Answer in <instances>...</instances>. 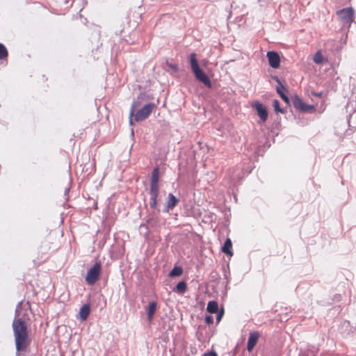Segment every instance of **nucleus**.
<instances>
[{
  "mask_svg": "<svg viewBox=\"0 0 356 356\" xmlns=\"http://www.w3.org/2000/svg\"><path fill=\"white\" fill-rule=\"evenodd\" d=\"M21 305L22 302H18L15 309V318H14L12 324L17 356L19 355V352L25 350L29 345L27 326L22 318H17L19 316V309Z\"/></svg>",
  "mask_w": 356,
  "mask_h": 356,
  "instance_id": "nucleus-1",
  "label": "nucleus"
},
{
  "mask_svg": "<svg viewBox=\"0 0 356 356\" xmlns=\"http://www.w3.org/2000/svg\"><path fill=\"white\" fill-rule=\"evenodd\" d=\"M142 97L139 96L137 100L133 102L129 112V124L133 125L134 120L140 122L149 117L152 111L156 108L154 103H147L145 104L140 109L136 111V109L140 106V99Z\"/></svg>",
  "mask_w": 356,
  "mask_h": 356,
  "instance_id": "nucleus-2",
  "label": "nucleus"
},
{
  "mask_svg": "<svg viewBox=\"0 0 356 356\" xmlns=\"http://www.w3.org/2000/svg\"><path fill=\"white\" fill-rule=\"evenodd\" d=\"M159 169L155 168L151 176L150 186H149V207L155 211L157 208L158 197L159 195Z\"/></svg>",
  "mask_w": 356,
  "mask_h": 356,
  "instance_id": "nucleus-3",
  "label": "nucleus"
},
{
  "mask_svg": "<svg viewBox=\"0 0 356 356\" xmlns=\"http://www.w3.org/2000/svg\"><path fill=\"white\" fill-rule=\"evenodd\" d=\"M189 63L191 70L195 78L208 88H211V82L208 76L200 69L195 53H192L189 56Z\"/></svg>",
  "mask_w": 356,
  "mask_h": 356,
  "instance_id": "nucleus-4",
  "label": "nucleus"
},
{
  "mask_svg": "<svg viewBox=\"0 0 356 356\" xmlns=\"http://www.w3.org/2000/svg\"><path fill=\"white\" fill-rule=\"evenodd\" d=\"M337 15L342 26L344 28L349 29L353 21L354 10L353 8L350 7L339 10L337 12Z\"/></svg>",
  "mask_w": 356,
  "mask_h": 356,
  "instance_id": "nucleus-5",
  "label": "nucleus"
},
{
  "mask_svg": "<svg viewBox=\"0 0 356 356\" xmlns=\"http://www.w3.org/2000/svg\"><path fill=\"white\" fill-rule=\"evenodd\" d=\"M101 273V264L96 262L87 272L86 282L90 284H94L99 279Z\"/></svg>",
  "mask_w": 356,
  "mask_h": 356,
  "instance_id": "nucleus-6",
  "label": "nucleus"
},
{
  "mask_svg": "<svg viewBox=\"0 0 356 356\" xmlns=\"http://www.w3.org/2000/svg\"><path fill=\"white\" fill-rule=\"evenodd\" d=\"M266 56L269 65L274 69H277L280 65V57L276 51H268Z\"/></svg>",
  "mask_w": 356,
  "mask_h": 356,
  "instance_id": "nucleus-7",
  "label": "nucleus"
},
{
  "mask_svg": "<svg viewBox=\"0 0 356 356\" xmlns=\"http://www.w3.org/2000/svg\"><path fill=\"white\" fill-rule=\"evenodd\" d=\"M259 337L260 334L259 332H252L250 333L247 343V350L248 352H251L253 350L259 340Z\"/></svg>",
  "mask_w": 356,
  "mask_h": 356,
  "instance_id": "nucleus-8",
  "label": "nucleus"
},
{
  "mask_svg": "<svg viewBox=\"0 0 356 356\" xmlns=\"http://www.w3.org/2000/svg\"><path fill=\"white\" fill-rule=\"evenodd\" d=\"M254 108L260 119L262 122H265L268 118V112L266 107L262 104L257 102L254 105Z\"/></svg>",
  "mask_w": 356,
  "mask_h": 356,
  "instance_id": "nucleus-9",
  "label": "nucleus"
},
{
  "mask_svg": "<svg viewBox=\"0 0 356 356\" xmlns=\"http://www.w3.org/2000/svg\"><path fill=\"white\" fill-rule=\"evenodd\" d=\"M179 200L172 193H169L163 212H168L170 209H172L177 204Z\"/></svg>",
  "mask_w": 356,
  "mask_h": 356,
  "instance_id": "nucleus-10",
  "label": "nucleus"
},
{
  "mask_svg": "<svg viewBox=\"0 0 356 356\" xmlns=\"http://www.w3.org/2000/svg\"><path fill=\"white\" fill-rule=\"evenodd\" d=\"M156 310V303L154 301L150 302L147 309V319L151 322Z\"/></svg>",
  "mask_w": 356,
  "mask_h": 356,
  "instance_id": "nucleus-11",
  "label": "nucleus"
},
{
  "mask_svg": "<svg viewBox=\"0 0 356 356\" xmlns=\"http://www.w3.org/2000/svg\"><path fill=\"white\" fill-rule=\"evenodd\" d=\"M90 307L88 304L83 305L79 311V315L81 321H86L90 314Z\"/></svg>",
  "mask_w": 356,
  "mask_h": 356,
  "instance_id": "nucleus-12",
  "label": "nucleus"
},
{
  "mask_svg": "<svg viewBox=\"0 0 356 356\" xmlns=\"http://www.w3.org/2000/svg\"><path fill=\"white\" fill-rule=\"evenodd\" d=\"M277 81L278 83V86L276 87L277 92L279 94L280 97L286 103L289 102V97L284 94V90H285L284 86L281 83L280 80L277 79Z\"/></svg>",
  "mask_w": 356,
  "mask_h": 356,
  "instance_id": "nucleus-13",
  "label": "nucleus"
},
{
  "mask_svg": "<svg viewBox=\"0 0 356 356\" xmlns=\"http://www.w3.org/2000/svg\"><path fill=\"white\" fill-rule=\"evenodd\" d=\"M232 241L230 238H227L224 245L222 247V251L225 253L226 254L232 256L233 254V252L232 251Z\"/></svg>",
  "mask_w": 356,
  "mask_h": 356,
  "instance_id": "nucleus-14",
  "label": "nucleus"
},
{
  "mask_svg": "<svg viewBox=\"0 0 356 356\" xmlns=\"http://www.w3.org/2000/svg\"><path fill=\"white\" fill-rule=\"evenodd\" d=\"M207 311L211 314H216L218 311V305L216 301L211 300L207 304Z\"/></svg>",
  "mask_w": 356,
  "mask_h": 356,
  "instance_id": "nucleus-15",
  "label": "nucleus"
},
{
  "mask_svg": "<svg viewBox=\"0 0 356 356\" xmlns=\"http://www.w3.org/2000/svg\"><path fill=\"white\" fill-rule=\"evenodd\" d=\"M186 283L184 281H181L177 284L175 291L179 293L183 294L186 291Z\"/></svg>",
  "mask_w": 356,
  "mask_h": 356,
  "instance_id": "nucleus-16",
  "label": "nucleus"
},
{
  "mask_svg": "<svg viewBox=\"0 0 356 356\" xmlns=\"http://www.w3.org/2000/svg\"><path fill=\"white\" fill-rule=\"evenodd\" d=\"M183 273V269L180 266H175L169 273L171 277L180 276Z\"/></svg>",
  "mask_w": 356,
  "mask_h": 356,
  "instance_id": "nucleus-17",
  "label": "nucleus"
},
{
  "mask_svg": "<svg viewBox=\"0 0 356 356\" xmlns=\"http://www.w3.org/2000/svg\"><path fill=\"white\" fill-rule=\"evenodd\" d=\"M293 106L300 111V109L303 107L304 106V102H302V100L301 99H300L298 96H296L294 98H293Z\"/></svg>",
  "mask_w": 356,
  "mask_h": 356,
  "instance_id": "nucleus-18",
  "label": "nucleus"
},
{
  "mask_svg": "<svg viewBox=\"0 0 356 356\" xmlns=\"http://www.w3.org/2000/svg\"><path fill=\"white\" fill-rule=\"evenodd\" d=\"M8 56V51L6 47L0 43V60L3 59Z\"/></svg>",
  "mask_w": 356,
  "mask_h": 356,
  "instance_id": "nucleus-19",
  "label": "nucleus"
},
{
  "mask_svg": "<svg viewBox=\"0 0 356 356\" xmlns=\"http://www.w3.org/2000/svg\"><path fill=\"white\" fill-rule=\"evenodd\" d=\"M323 61V56L320 51H317L314 56V62L320 64Z\"/></svg>",
  "mask_w": 356,
  "mask_h": 356,
  "instance_id": "nucleus-20",
  "label": "nucleus"
},
{
  "mask_svg": "<svg viewBox=\"0 0 356 356\" xmlns=\"http://www.w3.org/2000/svg\"><path fill=\"white\" fill-rule=\"evenodd\" d=\"M273 106H274L275 111L276 112H279V113H284V110L280 108V102H279V101L277 99H275L273 101Z\"/></svg>",
  "mask_w": 356,
  "mask_h": 356,
  "instance_id": "nucleus-21",
  "label": "nucleus"
},
{
  "mask_svg": "<svg viewBox=\"0 0 356 356\" xmlns=\"http://www.w3.org/2000/svg\"><path fill=\"white\" fill-rule=\"evenodd\" d=\"M314 109V106L308 105V104L304 103V106L300 109V111H303V112H307V111H312Z\"/></svg>",
  "mask_w": 356,
  "mask_h": 356,
  "instance_id": "nucleus-22",
  "label": "nucleus"
},
{
  "mask_svg": "<svg viewBox=\"0 0 356 356\" xmlns=\"http://www.w3.org/2000/svg\"><path fill=\"white\" fill-rule=\"evenodd\" d=\"M218 315H217V317H216V321L217 322H220L221 318H222V316L224 314V311H223V309H222L220 312L218 311Z\"/></svg>",
  "mask_w": 356,
  "mask_h": 356,
  "instance_id": "nucleus-23",
  "label": "nucleus"
},
{
  "mask_svg": "<svg viewBox=\"0 0 356 356\" xmlns=\"http://www.w3.org/2000/svg\"><path fill=\"white\" fill-rule=\"evenodd\" d=\"M205 323L210 325L213 322V318L211 316H206L205 317Z\"/></svg>",
  "mask_w": 356,
  "mask_h": 356,
  "instance_id": "nucleus-24",
  "label": "nucleus"
},
{
  "mask_svg": "<svg viewBox=\"0 0 356 356\" xmlns=\"http://www.w3.org/2000/svg\"><path fill=\"white\" fill-rule=\"evenodd\" d=\"M204 356H218L217 353L213 351L207 352L204 354Z\"/></svg>",
  "mask_w": 356,
  "mask_h": 356,
  "instance_id": "nucleus-25",
  "label": "nucleus"
},
{
  "mask_svg": "<svg viewBox=\"0 0 356 356\" xmlns=\"http://www.w3.org/2000/svg\"><path fill=\"white\" fill-rule=\"evenodd\" d=\"M170 67H171V68H172V70H174L175 71H177V70H178V67H177V65H171Z\"/></svg>",
  "mask_w": 356,
  "mask_h": 356,
  "instance_id": "nucleus-26",
  "label": "nucleus"
},
{
  "mask_svg": "<svg viewBox=\"0 0 356 356\" xmlns=\"http://www.w3.org/2000/svg\"><path fill=\"white\" fill-rule=\"evenodd\" d=\"M131 135H134V129H131Z\"/></svg>",
  "mask_w": 356,
  "mask_h": 356,
  "instance_id": "nucleus-27",
  "label": "nucleus"
},
{
  "mask_svg": "<svg viewBox=\"0 0 356 356\" xmlns=\"http://www.w3.org/2000/svg\"><path fill=\"white\" fill-rule=\"evenodd\" d=\"M147 224H149V223H150V219H148V220H147Z\"/></svg>",
  "mask_w": 356,
  "mask_h": 356,
  "instance_id": "nucleus-28",
  "label": "nucleus"
},
{
  "mask_svg": "<svg viewBox=\"0 0 356 356\" xmlns=\"http://www.w3.org/2000/svg\"><path fill=\"white\" fill-rule=\"evenodd\" d=\"M236 179L235 176H232V179L234 180Z\"/></svg>",
  "mask_w": 356,
  "mask_h": 356,
  "instance_id": "nucleus-29",
  "label": "nucleus"
}]
</instances>
